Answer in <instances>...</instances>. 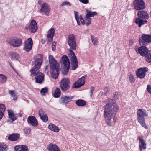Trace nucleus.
Returning <instances> with one entry per match:
<instances>
[{
    "label": "nucleus",
    "instance_id": "obj_1",
    "mask_svg": "<svg viewBox=\"0 0 151 151\" xmlns=\"http://www.w3.org/2000/svg\"><path fill=\"white\" fill-rule=\"evenodd\" d=\"M108 102L104 107V117L106 119V122L109 125L111 126V119L114 122L117 120L115 115L118 111L119 107L117 104L114 103V100L108 99Z\"/></svg>",
    "mask_w": 151,
    "mask_h": 151
},
{
    "label": "nucleus",
    "instance_id": "obj_2",
    "mask_svg": "<svg viewBox=\"0 0 151 151\" xmlns=\"http://www.w3.org/2000/svg\"><path fill=\"white\" fill-rule=\"evenodd\" d=\"M34 66L30 70L31 76H36L35 82L39 83H41L43 81L44 75L43 73L40 72V68L43 61V57L41 54L37 55L35 58Z\"/></svg>",
    "mask_w": 151,
    "mask_h": 151
},
{
    "label": "nucleus",
    "instance_id": "obj_3",
    "mask_svg": "<svg viewBox=\"0 0 151 151\" xmlns=\"http://www.w3.org/2000/svg\"><path fill=\"white\" fill-rule=\"evenodd\" d=\"M137 120L138 122L142 126L147 129L148 127L145 122L144 116H147L148 114L147 111L144 109H138L137 110Z\"/></svg>",
    "mask_w": 151,
    "mask_h": 151
},
{
    "label": "nucleus",
    "instance_id": "obj_4",
    "mask_svg": "<svg viewBox=\"0 0 151 151\" xmlns=\"http://www.w3.org/2000/svg\"><path fill=\"white\" fill-rule=\"evenodd\" d=\"M60 85L61 90L63 91H65L70 88V81L68 78H65L60 81Z\"/></svg>",
    "mask_w": 151,
    "mask_h": 151
},
{
    "label": "nucleus",
    "instance_id": "obj_5",
    "mask_svg": "<svg viewBox=\"0 0 151 151\" xmlns=\"http://www.w3.org/2000/svg\"><path fill=\"white\" fill-rule=\"evenodd\" d=\"M139 41L141 45H146L147 43L151 42V35L143 34Z\"/></svg>",
    "mask_w": 151,
    "mask_h": 151
},
{
    "label": "nucleus",
    "instance_id": "obj_6",
    "mask_svg": "<svg viewBox=\"0 0 151 151\" xmlns=\"http://www.w3.org/2000/svg\"><path fill=\"white\" fill-rule=\"evenodd\" d=\"M68 42L70 48L75 50L76 47V43L74 35L73 34H70L68 36Z\"/></svg>",
    "mask_w": 151,
    "mask_h": 151
},
{
    "label": "nucleus",
    "instance_id": "obj_7",
    "mask_svg": "<svg viewBox=\"0 0 151 151\" xmlns=\"http://www.w3.org/2000/svg\"><path fill=\"white\" fill-rule=\"evenodd\" d=\"M50 73L52 77L55 79H57L59 73V67L58 64L50 65Z\"/></svg>",
    "mask_w": 151,
    "mask_h": 151
},
{
    "label": "nucleus",
    "instance_id": "obj_8",
    "mask_svg": "<svg viewBox=\"0 0 151 151\" xmlns=\"http://www.w3.org/2000/svg\"><path fill=\"white\" fill-rule=\"evenodd\" d=\"M22 39L19 38L13 37L8 41L9 44L15 47H18L22 44Z\"/></svg>",
    "mask_w": 151,
    "mask_h": 151
},
{
    "label": "nucleus",
    "instance_id": "obj_9",
    "mask_svg": "<svg viewBox=\"0 0 151 151\" xmlns=\"http://www.w3.org/2000/svg\"><path fill=\"white\" fill-rule=\"evenodd\" d=\"M63 63L64 66V70L63 72V75H66L68 73L70 68V63L68 58L66 55H63L62 57Z\"/></svg>",
    "mask_w": 151,
    "mask_h": 151
},
{
    "label": "nucleus",
    "instance_id": "obj_10",
    "mask_svg": "<svg viewBox=\"0 0 151 151\" xmlns=\"http://www.w3.org/2000/svg\"><path fill=\"white\" fill-rule=\"evenodd\" d=\"M37 28V24L36 22L32 20L31 21L30 24L25 28V29L29 30L32 33H35L36 32Z\"/></svg>",
    "mask_w": 151,
    "mask_h": 151
},
{
    "label": "nucleus",
    "instance_id": "obj_11",
    "mask_svg": "<svg viewBox=\"0 0 151 151\" xmlns=\"http://www.w3.org/2000/svg\"><path fill=\"white\" fill-rule=\"evenodd\" d=\"M134 6L136 10H139L144 9L145 5L143 0H135L134 2Z\"/></svg>",
    "mask_w": 151,
    "mask_h": 151
},
{
    "label": "nucleus",
    "instance_id": "obj_12",
    "mask_svg": "<svg viewBox=\"0 0 151 151\" xmlns=\"http://www.w3.org/2000/svg\"><path fill=\"white\" fill-rule=\"evenodd\" d=\"M148 71V68L146 67L140 68L136 71V74L139 78H143L145 76L146 72Z\"/></svg>",
    "mask_w": 151,
    "mask_h": 151
},
{
    "label": "nucleus",
    "instance_id": "obj_13",
    "mask_svg": "<svg viewBox=\"0 0 151 151\" xmlns=\"http://www.w3.org/2000/svg\"><path fill=\"white\" fill-rule=\"evenodd\" d=\"M50 11V8L48 4L45 3H43L41 5L40 13L43 14L48 16Z\"/></svg>",
    "mask_w": 151,
    "mask_h": 151
},
{
    "label": "nucleus",
    "instance_id": "obj_14",
    "mask_svg": "<svg viewBox=\"0 0 151 151\" xmlns=\"http://www.w3.org/2000/svg\"><path fill=\"white\" fill-rule=\"evenodd\" d=\"M33 45V42L31 38H28L25 42L24 49L27 52L30 51L32 49Z\"/></svg>",
    "mask_w": 151,
    "mask_h": 151
},
{
    "label": "nucleus",
    "instance_id": "obj_15",
    "mask_svg": "<svg viewBox=\"0 0 151 151\" xmlns=\"http://www.w3.org/2000/svg\"><path fill=\"white\" fill-rule=\"evenodd\" d=\"M137 52H139L142 56H146L149 52V50L145 46H142L139 47L138 49H135Z\"/></svg>",
    "mask_w": 151,
    "mask_h": 151
},
{
    "label": "nucleus",
    "instance_id": "obj_16",
    "mask_svg": "<svg viewBox=\"0 0 151 151\" xmlns=\"http://www.w3.org/2000/svg\"><path fill=\"white\" fill-rule=\"evenodd\" d=\"M86 75L82 76L74 83L73 87L75 88H79L83 86L85 83V79Z\"/></svg>",
    "mask_w": 151,
    "mask_h": 151
},
{
    "label": "nucleus",
    "instance_id": "obj_17",
    "mask_svg": "<svg viewBox=\"0 0 151 151\" xmlns=\"http://www.w3.org/2000/svg\"><path fill=\"white\" fill-rule=\"evenodd\" d=\"M74 96H62L60 99L61 103L63 105H66L71 102Z\"/></svg>",
    "mask_w": 151,
    "mask_h": 151
},
{
    "label": "nucleus",
    "instance_id": "obj_18",
    "mask_svg": "<svg viewBox=\"0 0 151 151\" xmlns=\"http://www.w3.org/2000/svg\"><path fill=\"white\" fill-rule=\"evenodd\" d=\"M27 121L31 125L36 127L38 125V123L36 118L33 116H29L28 118Z\"/></svg>",
    "mask_w": 151,
    "mask_h": 151
},
{
    "label": "nucleus",
    "instance_id": "obj_19",
    "mask_svg": "<svg viewBox=\"0 0 151 151\" xmlns=\"http://www.w3.org/2000/svg\"><path fill=\"white\" fill-rule=\"evenodd\" d=\"M39 115L40 118L45 122H47L48 120L47 115L41 109L39 111Z\"/></svg>",
    "mask_w": 151,
    "mask_h": 151
},
{
    "label": "nucleus",
    "instance_id": "obj_20",
    "mask_svg": "<svg viewBox=\"0 0 151 151\" xmlns=\"http://www.w3.org/2000/svg\"><path fill=\"white\" fill-rule=\"evenodd\" d=\"M20 138V134L18 133H13L9 135L8 138L9 140L15 141L18 140Z\"/></svg>",
    "mask_w": 151,
    "mask_h": 151
},
{
    "label": "nucleus",
    "instance_id": "obj_21",
    "mask_svg": "<svg viewBox=\"0 0 151 151\" xmlns=\"http://www.w3.org/2000/svg\"><path fill=\"white\" fill-rule=\"evenodd\" d=\"M55 30L54 28H52L48 31V34L47 35V38L48 42H51L53 38L54 35Z\"/></svg>",
    "mask_w": 151,
    "mask_h": 151
},
{
    "label": "nucleus",
    "instance_id": "obj_22",
    "mask_svg": "<svg viewBox=\"0 0 151 151\" xmlns=\"http://www.w3.org/2000/svg\"><path fill=\"white\" fill-rule=\"evenodd\" d=\"M139 18L147 19L149 18V16L147 12L145 11H139L137 13Z\"/></svg>",
    "mask_w": 151,
    "mask_h": 151
},
{
    "label": "nucleus",
    "instance_id": "obj_23",
    "mask_svg": "<svg viewBox=\"0 0 151 151\" xmlns=\"http://www.w3.org/2000/svg\"><path fill=\"white\" fill-rule=\"evenodd\" d=\"M47 149L49 151H60L57 146L54 144L50 143L47 146Z\"/></svg>",
    "mask_w": 151,
    "mask_h": 151
},
{
    "label": "nucleus",
    "instance_id": "obj_24",
    "mask_svg": "<svg viewBox=\"0 0 151 151\" xmlns=\"http://www.w3.org/2000/svg\"><path fill=\"white\" fill-rule=\"evenodd\" d=\"M15 151H28L27 147L24 145L17 146L15 147Z\"/></svg>",
    "mask_w": 151,
    "mask_h": 151
},
{
    "label": "nucleus",
    "instance_id": "obj_25",
    "mask_svg": "<svg viewBox=\"0 0 151 151\" xmlns=\"http://www.w3.org/2000/svg\"><path fill=\"white\" fill-rule=\"evenodd\" d=\"M48 128L50 130L56 132H58L59 129L58 127L55 126L54 124L50 123L48 126Z\"/></svg>",
    "mask_w": 151,
    "mask_h": 151
},
{
    "label": "nucleus",
    "instance_id": "obj_26",
    "mask_svg": "<svg viewBox=\"0 0 151 151\" xmlns=\"http://www.w3.org/2000/svg\"><path fill=\"white\" fill-rule=\"evenodd\" d=\"M86 18H90L91 17H93L94 16L96 15L97 14L96 12H92L88 9H86Z\"/></svg>",
    "mask_w": 151,
    "mask_h": 151
},
{
    "label": "nucleus",
    "instance_id": "obj_27",
    "mask_svg": "<svg viewBox=\"0 0 151 151\" xmlns=\"http://www.w3.org/2000/svg\"><path fill=\"white\" fill-rule=\"evenodd\" d=\"M8 112L9 118L12 121H14L17 119V117L12 111L8 110Z\"/></svg>",
    "mask_w": 151,
    "mask_h": 151
},
{
    "label": "nucleus",
    "instance_id": "obj_28",
    "mask_svg": "<svg viewBox=\"0 0 151 151\" xmlns=\"http://www.w3.org/2000/svg\"><path fill=\"white\" fill-rule=\"evenodd\" d=\"M11 59L13 60H17L19 58V55L16 52H13L10 54Z\"/></svg>",
    "mask_w": 151,
    "mask_h": 151
},
{
    "label": "nucleus",
    "instance_id": "obj_29",
    "mask_svg": "<svg viewBox=\"0 0 151 151\" xmlns=\"http://www.w3.org/2000/svg\"><path fill=\"white\" fill-rule=\"evenodd\" d=\"M138 139L141 142V144H139V147H142V148H143L144 149H145L146 144L144 140L142 138V137H141L139 136L138 137Z\"/></svg>",
    "mask_w": 151,
    "mask_h": 151
},
{
    "label": "nucleus",
    "instance_id": "obj_30",
    "mask_svg": "<svg viewBox=\"0 0 151 151\" xmlns=\"http://www.w3.org/2000/svg\"><path fill=\"white\" fill-rule=\"evenodd\" d=\"M76 104L77 106H83L86 104V101L81 99H79L76 100Z\"/></svg>",
    "mask_w": 151,
    "mask_h": 151
},
{
    "label": "nucleus",
    "instance_id": "obj_31",
    "mask_svg": "<svg viewBox=\"0 0 151 151\" xmlns=\"http://www.w3.org/2000/svg\"><path fill=\"white\" fill-rule=\"evenodd\" d=\"M49 62L51 65H55L58 64L57 61L55 60L54 57L52 55H49Z\"/></svg>",
    "mask_w": 151,
    "mask_h": 151
},
{
    "label": "nucleus",
    "instance_id": "obj_32",
    "mask_svg": "<svg viewBox=\"0 0 151 151\" xmlns=\"http://www.w3.org/2000/svg\"><path fill=\"white\" fill-rule=\"evenodd\" d=\"M5 109V106L4 105L2 104H0V115L2 117L4 115Z\"/></svg>",
    "mask_w": 151,
    "mask_h": 151
},
{
    "label": "nucleus",
    "instance_id": "obj_33",
    "mask_svg": "<svg viewBox=\"0 0 151 151\" xmlns=\"http://www.w3.org/2000/svg\"><path fill=\"white\" fill-rule=\"evenodd\" d=\"M135 22L138 25L139 27L144 24V20L140 19L139 18H137L136 19Z\"/></svg>",
    "mask_w": 151,
    "mask_h": 151
},
{
    "label": "nucleus",
    "instance_id": "obj_34",
    "mask_svg": "<svg viewBox=\"0 0 151 151\" xmlns=\"http://www.w3.org/2000/svg\"><path fill=\"white\" fill-rule=\"evenodd\" d=\"M7 77L5 75L0 74V82L2 83H5L7 79Z\"/></svg>",
    "mask_w": 151,
    "mask_h": 151
},
{
    "label": "nucleus",
    "instance_id": "obj_35",
    "mask_svg": "<svg viewBox=\"0 0 151 151\" xmlns=\"http://www.w3.org/2000/svg\"><path fill=\"white\" fill-rule=\"evenodd\" d=\"M60 89L59 88H57L55 90L54 96L55 98H58L60 96Z\"/></svg>",
    "mask_w": 151,
    "mask_h": 151
},
{
    "label": "nucleus",
    "instance_id": "obj_36",
    "mask_svg": "<svg viewBox=\"0 0 151 151\" xmlns=\"http://www.w3.org/2000/svg\"><path fill=\"white\" fill-rule=\"evenodd\" d=\"M91 40L92 42L94 45H96L98 43V38L93 35H91Z\"/></svg>",
    "mask_w": 151,
    "mask_h": 151
},
{
    "label": "nucleus",
    "instance_id": "obj_37",
    "mask_svg": "<svg viewBox=\"0 0 151 151\" xmlns=\"http://www.w3.org/2000/svg\"><path fill=\"white\" fill-rule=\"evenodd\" d=\"M9 92L11 96L14 98V100H16L18 97L17 93H15L14 91L13 90L9 91Z\"/></svg>",
    "mask_w": 151,
    "mask_h": 151
},
{
    "label": "nucleus",
    "instance_id": "obj_38",
    "mask_svg": "<svg viewBox=\"0 0 151 151\" xmlns=\"http://www.w3.org/2000/svg\"><path fill=\"white\" fill-rule=\"evenodd\" d=\"M74 14L75 18L77 22V24L78 25H80L81 24V23L80 22V21L79 20L78 13L76 11H74Z\"/></svg>",
    "mask_w": 151,
    "mask_h": 151
},
{
    "label": "nucleus",
    "instance_id": "obj_39",
    "mask_svg": "<svg viewBox=\"0 0 151 151\" xmlns=\"http://www.w3.org/2000/svg\"><path fill=\"white\" fill-rule=\"evenodd\" d=\"M6 145L4 143H0V151H6Z\"/></svg>",
    "mask_w": 151,
    "mask_h": 151
},
{
    "label": "nucleus",
    "instance_id": "obj_40",
    "mask_svg": "<svg viewBox=\"0 0 151 151\" xmlns=\"http://www.w3.org/2000/svg\"><path fill=\"white\" fill-rule=\"evenodd\" d=\"M146 56V60L148 63H151V51L149 50V52Z\"/></svg>",
    "mask_w": 151,
    "mask_h": 151
},
{
    "label": "nucleus",
    "instance_id": "obj_41",
    "mask_svg": "<svg viewBox=\"0 0 151 151\" xmlns=\"http://www.w3.org/2000/svg\"><path fill=\"white\" fill-rule=\"evenodd\" d=\"M48 88L46 87H45L41 89L40 92L41 94L42 95L45 94L48 92Z\"/></svg>",
    "mask_w": 151,
    "mask_h": 151
},
{
    "label": "nucleus",
    "instance_id": "obj_42",
    "mask_svg": "<svg viewBox=\"0 0 151 151\" xmlns=\"http://www.w3.org/2000/svg\"><path fill=\"white\" fill-rule=\"evenodd\" d=\"M103 90L104 91L103 92V93L106 96L108 93L109 91H110V88L107 87L105 88Z\"/></svg>",
    "mask_w": 151,
    "mask_h": 151
},
{
    "label": "nucleus",
    "instance_id": "obj_43",
    "mask_svg": "<svg viewBox=\"0 0 151 151\" xmlns=\"http://www.w3.org/2000/svg\"><path fill=\"white\" fill-rule=\"evenodd\" d=\"M71 63L78 62L77 58L75 55H73V56H71Z\"/></svg>",
    "mask_w": 151,
    "mask_h": 151
},
{
    "label": "nucleus",
    "instance_id": "obj_44",
    "mask_svg": "<svg viewBox=\"0 0 151 151\" xmlns=\"http://www.w3.org/2000/svg\"><path fill=\"white\" fill-rule=\"evenodd\" d=\"M71 5V4L68 1L63 2L60 5L61 6H70Z\"/></svg>",
    "mask_w": 151,
    "mask_h": 151
},
{
    "label": "nucleus",
    "instance_id": "obj_45",
    "mask_svg": "<svg viewBox=\"0 0 151 151\" xmlns=\"http://www.w3.org/2000/svg\"><path fill=\"white\" fill-rule=\"evenodd\" d=\"M78 62L72 63L71 69L73 70H76L78 66Z\"/></svg>",
    "mask_w": 151,
    "mask_h": 151
},
{
    "label": "nucleus",
    "instance_id": "obj_46",
    "mask_svg": "<svg viewBox=\"0 0 151 151\" xmlns=\"http://www.w3.org/2000/svg\"><path fill=\"white\" fill-rule=\"evenodd\" d=\"M129 80L130 82L132 83H134L135 81L134 79V75H130L129 76Z\"/></svg>",
    "mask_w": 151,
    "mask_h": 151
},
{
    "label": "nucleus",
    "instance_id": "obj_47",
    "mask_svg": "<svg viewBox=\"0 0 151 151\" xmlns=\"http://www.w3.org/2000/svg\"><path fill=\"white\" fill-rule=\"evenodd\" d=\"M86 25L87 26H89L91 24V19L90 18H86Z\"/></svg>",
    "mask_w": 151,
    "mask_h": 151
},
{
    "label": "nucleus",
    "instance_id": "obj_48",
    "mask_svg": "<svg viewBox=\"0 0 151 151\" xmlns=\"http://www.w3.org/2000/svg\"><path fill=\"white\" fill-rule=\"evenodd\" d=\"M119 97V95L118 92H115V94L114 95L113 98L114 99L116 100L118 99Z\"/></svg>",
    "mask_w": 151,
    "mask_h": 151
},
{
    "label": "nucleus",
    "instance_id": "obj_49",
    "mask_svg": "<svg viewBox=\"0 0 151 151\" xmlns=\"http://www.w3.org/2000/svg\"><path fill=\"white\" fill-rule=\"evenodd\" d=\"M31 131V129L29 127H26L25 129V133L27 134L30 133Z\"/></svg>",
    "mask_w": 151,
    "mask_h": 151
},
{
    "label": "nucleus",
    "instance_id": "obj_50",
    "mask_svg": "<svg viewBox=\"0 0 151 151\" xmlns=\"http://www.w3.org/2000/svg\"><path fill=\"white\" fill-rule=\"evenodd\" d=\"M81 3L85 4H86L89 3V0H79Z\"/></svg>",
    "mask_w": 151,
    "mask_h": 151
},
{
    "label": "nucleus",
    "instance_id": "obj_51",
    "mask_svg": "<svg viewBox=\"0 0 151 151\" xmlns=\"http://www.w3.org/2000/svg\"><path fill=\"white\" fill-rule=\"evenodd\" d=\"M147 90L148 92L151 94V86L148 85L147 87Z\"/></svg>",
    "mask_w": 151,
    "mask_h": 151
},
{
    "label": "nucleus",
    "instance_id": "obj_52",
    "mask_svg": "<svg viewBox=\"0 0 151 151\" xmlns=\"http://www.w3.org/2000/svg\"><path fill=\"white\" fill-rule=\"evenodd\" d=\"M94 90V88L93 87H92L91 88L90 90V96L91 97L93 94V93Z\"/></svg>",
    "mask_w": 151,
    "mask_h": 151
},
{
    "label": "nucleus",
    "instance_id": "obj_53",
    "mask_svg": "<svg viewBox=\"0 0 151 151\" xmlns=\"http://www.w3.org/2000/svg\"><path fill=\"white\" fill-rule=\"evenodd\" d=\"M52 50L53 51H54L55 50V43H53L52 44Z\"/></svg>",
    "mask_w": 151,
    "mask_h": 151
},
{
    "label": "nucleus",
    "instance_id": "obj_54",
    "mask_svg": "<svg viewBox=\"0 0 151 151\" xmlns=\"http://www.w3.org/2000/svg\"><path fill=\"white\" fill-rule=\"evenodd\" d=\"M73 50L70 49V56H73V55H75L73 51L72 50Z\"/></svg>",
    "mask_w": 151,
    "mask_h": 151
},
{
    "label": "nucleus",
    "instance_id": "obj_55",
    "mask_svg": "<svg viewBox=\"0 0 151 151\" xmlns=\"http://www.w3.org/2000/svg\"><path fill=\"white\" fill-rule=\"evenodd\" d=\"M38 3V4L41 6V5L43 4L42 1L41 0H39Z\"/></svg>",
    "mask_w": 151,
    "mask_h": 151
},
{
    "label": "nucleus",
    "instance_id": "obj_56",
    "mask_svg": "<svg viewBox=\"0 0 151 151\" xmlns=\"http://www.w3.org/2000/svg\"><path fill=\"white\" fill-rule=\"evenodd\" d=\"M80 20L81 23V24L83 25H84L85 24V22H84V21L83 19L81 20Z\"/></svg>",
    "mask_w": 151,
    "mask_h": 151
},
{
    "label": "nucleus",
    "instance_id": "obj_57",
    "mask_svg": "<svg viewBox=\"0 0 151 151\" xmlns=\"http://www.w3.org/2000/svg\"><path fill=\"white\" fill-rule=\"evenodd\" d=\"M79 20H81L82 19H83V18L82 17L81 15H80L79 16Z\"/></svg>",
    "mask_w": 151,
    "mask_h": 151
},
{
    "label": "nucleus",
    "instance_id": "obj_58",
    "mask_svg": "<svg viewBox=\"0 0 151 151\" xmlns=\"http://www.w3.org/2000/svg\"><path fill=\"white\" fill-rule=\"evenodd\" d=\"M14 72L19 76H20V75L18 74V73L15 70H14Z\"/></svg>",
    "mask_w": 151,
    "mask_h": 151
},
{
    "label": "nucleus",
    "instance_id": "obj_59",
    "mask_svg": "<svg viewBox=\"0 0 151 151\" xmlns=\"http://www.w3.org/2000/svg\"><path fill=\"white\" fill-rule=\"evenodd\" d=\"M48 65L46 66L45 68V70H47L48 68Z\"/></svg>",
    "mask_w": 151,
    "mask_h": 151
},
{
    "label": "nucleus",
    "instance_id": "obj_60",
    "mask_svg": "<svg viewBox=\"0 0 151 151\" xmlns=\"http://www.w3.org/2000/svg\"><path fill=\"white\" fill-rule=\"evenodd\" d=\"M10 64V67L12 68V69L14 71V70H15V69Z\"/></svg>",
    "mask_w": 151,
    "mask_h": 151
},
{
    "label": "nucleus",
    "instance_id": "obj_61",
    "mask_svg": "<svg viewBox=\"0 0 151 151\" xmlns=\"http://www.w3.org/2000/svg\"><path fill=\"white\" fill-rule=\"evenodd\" d=\"M139 147L140 148V151H142V149H143V148H142V147Z\"/></svg>",
    "mask_w": 151,
    "mask_h": 151
},
{
    "label": "nucleus",
    "instance_id": "obj_62",
    "mask_svg": "<svg viewBox=\"0 0 151 151\" xmlns=\"http://www.w3.org/2000/svg\"><path fill=\"white\" fill-rule=\"evenodd\" d=\"M2 117H3L2 116H1L0 115V121H1V119H2Z\"/></svg>",
    "mask_w": 151,
    "mask_h": 151
},
{
    "label": "nucleus",
    "instance_id": "obj_63",
    "mask_svg": "<svg viewBox=\"0 0 151 151\" xmlns=\"http://www.w3.org/2000/svg\"><path fill=\"white\" fill-rule=\"evenodd\" d=\"M147 21L146 20H144V24L145 23H146L147 22Z\"/></svg>",
    "mask_w": 151,
    "mask_h": 151
}]
</instances>
